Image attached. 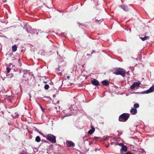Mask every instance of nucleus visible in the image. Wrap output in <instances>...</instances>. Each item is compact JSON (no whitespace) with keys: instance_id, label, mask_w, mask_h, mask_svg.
Segmentation results:
<instances>
[{"instance_id":"obj_1","label":"nucleus","mask_w":154,"mask_h":154,"mask_svg":"<svg viewBox=\"0 0 154 154\" xmlns=\"http://www.w3.org/2000/svg\"><path fill=\"white\" fill-rule=\"evenodd\" d=\"M129 117V114L124 113L119 116V120L120 122H125L127 121Z\"/></svg>"},{"instance_id":"obj_2","label":"nucleus","mask_w":154,"mask_h":154,"mask_svg":"<svg viewBox=\"0 0 154 154\" xmlns=\"http://www.w3.org/2000/svg\"><path fill=\"white\" fill-rule=\"evenodd\" d=\"M113 73L116 75H120L124 77L125 76L126 71L124 69L119 68L116 69L113 72Z\"/></svg>"},{"instance_id":"obj_3","label":"nucleus","mask_w":154,"mask_h":154,"mask_svg":"<svg viewBox=\"0 0 154 154\" xmlns=\"http://www.w3.org/2000/svg\"><path fill=\"white\" fill-rule=\"evenodd\" d=\"M45 137L46 139L53 143H56V137L53 135L51 134H48L46 137L44 136Z\"/></svg>"},{"instance_id":"obj_4","label":"nucleus","mask_w":154,"mask_h":154,"mask_svg":"<svg viewBox=\"0 0 154 154\" xmlns=\"http://www.w3.org/2000/svg\"><path fill=\"white\" fill-rule=\"evenodd\" d=\"M154 91V85L151 86L148 90L144 91V93L148 94Z\"/></svg>"},{"instance_id":"obj_5","label":"nucleus","mask_w":154,"mask_h":154,"mask_svg":"<svg viewBox=\"0 0 154 154\" xmlns=\"http://www.w3.org/2000/svg\"><path fill=\"white\" fill-rule=\"evenodd\" d=\"M140 84V82H135L131 86L130 88L131 89H134L135 87L139 86Z\"/></svg>"},{"instance_id":"obj_6","label":"nucleus","mask_w":154,"mask_h":154,"mask_svg":"<svg viewBox=\"0 0 154 154\" xmlns=\"http://www.w3.org/2000/svg\"><path fill=\"white\" fill-rule=\"evenodd\" d=\"M66 145L68 147H70L71 146H74L75 144L71 141H68L66 142Z\"/></svg>"},{"instance_id":"obj_7","label":"nucleus","mask_w":154,"mask_h":154,"mask_svg":"<svg viewBox=\"0 0 154 154\" xmlns=\"http://www.w3.org/2000/svg\"><path fill=\"white\" fill-rule=\"evenodd\" d=\"M91 83L94 85L97 86L99 85L98 81L96 79H94L93 80L91 81Z\"/></svg>"},{"instance_id":"obj_8","label":"nucleus","mask_w":154,"mask_h":154,"mask_svg":"<svg viewBox=\"0 0 154 154\" xmlns=\"http://www.w3.org/2000/svg\"><path fill=\"white\" fill-rule=\"evenodd\" d=\"M14 60L15 61V62L16 63V64L18 66H22V64L20 62V58L15 59Z\"/></svg>"},{"instance_id":"obj_9","label":"nucleus","mask_w":154,"mask_h":154,"mask_svg":"<svg viewBox=\"0 0 154 154\" xmlns=\"http://www.w3.org/2000/svg\"><path fill=\"white\" fill-rule=\"evenodd\" d=\"M130 112L132 115H135L137 113V110L136 109L132 108L130 110Z\"/></svg>"},{"instance_id":"obj_10","label":"nucleus","mask_w":154,"mask_h":154,"mask_svg":"<svg viewBox=\"0 0 154 154\" xmlns=\"http://www.w3.org/2000/svg\"><path fill=\"white\" fill-rule=\"evenodd\" d=\"M101 83L103 85L106 86H108L109 84V82L106 80L102 81Z\"/></svg>"},{"instance_id":"obj_11","label":"nucleus","mask_w":154,"mask_h":154,"mask_svg":"<svg viewBox=\"0 0 154 154\" xmlns=\"http://www.w3.org/2000/svg\"><path fill=\"white\" fill-rule=\"evenodd\" d=\"M91 128L92 129L90 130L88 132V134H92L95 131V128L92 126H91Z\"/></svg>"},{"instance_id":"obj_12","label":"nucleus","mask_w":154,"mask_h":154,"mask_svg":"<svg viewBox=\"0 0 154 154\" xmlns=\"http://www.w3.org/2000/svg\"><path fill=\"white\" fill-rule=\"evenodd\" d=\"M120 7L125 11H127L128 10V8L125 5H122Z\"/></svg>"},{"instance_id":"obj_13","label":"nucleus","mask_w":154,"mask_h":154,"mask_svg":"<svg viewBox=\"0 0 154 154\" xmlns=\"http://www.w3.org/2000/svg\"><path fill=\"white\" fill-rule=\"evenodd\" d=\"M127 150V148L126 146L123 145L122 148L121 149V152H126Z\"/></svg>"},{"instance_id":"obj_14","label":"nucleus","mask_w":154,"mask_h":154,"mask_svg":"<svg viewBox=\"0 0 154 154\" xmlns=\"http://www.w3.org/2000/svg\"><path fill=\"white\" fill-rule=\"evenodd\" d=\"M140 38L143 41H144L146 39H148L149 38V37L148 36H145L144 37H140Z\"/></svg>"},{"instance_id":"obj_15","label":"nucleus","mask_w":154,"mask_h":154,"mask_svg":"<svg viewBox=\"0 0 154 154\" xmlns=\"http://www.w3.org/2000/svg\"><path fill=\"white\" fill-rule=\"evenodd\" d=\"M17 47L16 45H14L12 46V51L13 52H15L17 50Z\"/></svg>"},{"instance_id":"obj_16","label":"nucleus","mask_w":154,"mask_h":154,"mask_svg":"<svg viewBox=\"0 0 154 154\" xmlns=\"http://www.w3.org/2000/svg\"><path fill=\"white\" fill-rule=\"evenodd\" d=\"M41 138L39 136H37L35 138V141L37 142H39Z\"/></svg>"},{"instance_id":"obj_17","label":"nucleus","mask_w":154,"mask_h":154,"mask_svg":"<svg viewBox=\"0 0 154 154\" xmlns=\"http://www.w3.org/2000/svg\"><path fill=\"white\" fill-rule=\"evenodd\" d=\"M139 104L138 103H135L134 105V109H136L139 108Z\"/></svg>"},{"instance_id":"obj_18","label":"nucleus","mask_w":154,"mask_h":154,"mask_svg":"<svg viewBox=\"0 0 154 154\" xmlns=\"http://www.w3.org/2000/svg\"><path fill=\"white\" fill-rule=\"evenodd\" d=\"M6 69L7 71V73H9L11 70V68L8 66L6 68Z\"/></svg>"},{"instance_id":"obj_19","label":"nucleus","mask_w":154,"mask_h":154,"mask_svg":"<svg viewBox=\"0 0 154 154\" xmlns=\"http://www.w3.org/2000/svg\"><path fill=\"white\" fill-rule=\"evenodd\" d=\"M44 88L45 89H48L49 88V86L48 84H46L45 85Z\"/></svg>"},{"instance_id":"obj_20","label":"nucleus","mask_w":154,"mask_h":154,"mask_svg":"<svg viewBox=\"0 0 154 154\" xmlns=\"http://www.w3.org/2000/svg\"><path fill=\"white\" fill-rule=\"evenodd\" d=\"M102 20L100 19L99 20H98L97 19H96L95 20V22L96 23H97L98 22L100 21V23H101L103 21Z\"/></svg>"},{"instance_id":"obj_21","label":"nucleus","mask_w":154,"mask_h":154,"mask_svg":"<svg viewBox=\"0 0 154 154\" xmlns=\"http://www.w3.org/2000/svg\"><path fill=\"white\" fill-rule=\"evenodd\" d=\"M40 108H41L42 111H44V109L43 108L42 106H40Z\"/></svg>"},{"instance_id":"obj_22","label":"nucleus","mask_w":154,"mask_h":154,"mask_svg":"<svg viewBox=\"0 0 154 154\" xmlns=\"http://www.w3.org/2000/svg\"><path fill=\"white\" fill-rule=\"evenodd\" d=\"M119 146H122L123 145H123V144L122 143H119Z\"/></svg>"},{"instance_id":"obj_23","label":"nucleus","mask_w":154,"mask_h":154,"mask_svg":"<svg viewBox=\"0 0 154 154\" xmlns=\"http://www.w3.org/2000/svg\"><path fill=\"white\" fill-rule=\"evenodd\" d=\"M19 116V115L18 114H17V115H16L15 116V118H17Z\"/></svg>"},{"instance_id":"obj_24","label":"nucleus","mask_w":154,"mask_h":154,"mask_svg":"<svg viewBox=\"0 0 154 154\" xmlns=\"http://www.w3.org/2000/svg\"><path fill=\"white\" fill-rule=\"evenodd\" d=\"M67 79H70V76H67Z\"/></svg>"},{"instance_id":"obj_25","label":"nucleus","mask_w":154,"mask_h":154,"mask_svg":"<svg viewBox=\"0 0 154 154\" xmlns=\"http://www.w3.org/2000/svg\"><path fill=\"white\" fill-rule=\"evenodd\" d=\"M29 96L30 98L31 97V96L30 94H29Z\"/></svg>"},{"instance_id":"obj_26","label":"nucleus","mask_w":154,"mask_h":154,"mask_svg":"<svg viewBox=\"0 0 154 154\" xmlns=\"http://www.w3.org/2000/svg\"><path fill=\"white\" fill-rule=\"evenodd\" d=\"M6 0H3V2H6Z\"/></svg>"},{"instance_id":"obj_27","label":"nucleus","mask_w":154,"mask_h":154,"mask_svg":"<svg viewBox=\"0 0 154 154\" xmlns=\"http://www.w3.org/2000/svg\"><path fill=\"white\" fill-rule=\"evenodd\" d=\"M20 154H25V153L23 152H22L20 153Z\"/></svg>"},{"instance_id":"obj_28","label":"nucleus","mask_w":154,"mask_h":154,"mask_svg":"<svg viewBox=\"0 0 154 154\" xmlns=\"http://www.w3.org/2000/svg\"><path fill=\"white\" fill-rule=\"evenodd\" d=\"M147 35V33H144V35H143V36L145 35Z\"/></svg>"},{"instance_id":"obj_29","label":"nucleus","mask_w":154,"mask_h":154,"mask_svg":"<svg viewBox=\"0 0 154 154\" xmlns=\"http://www.w3.org/2000/svg\"><path fill=\"white\" fill-rule=\"evenodd\" d=\"M43 82L45 84H46L47 83V82L46 81H44Z\"/></svg>"},{"instance_id":"obj_30","label":"nucleus","mask_w":154,"mask_h":154,"mask_svg":"<svg viewBox=\"0 0 154 154\" xmlns=\"http://www.w3.org/2000/svg\"><path fill=\"white\" fill-rule=\"evenodd\" d=\"M108 147H109V145H106V148H108Z\"/></svg>"},{"instance_id":"obj_31","label":"nucleus","mask_w":154,"mask_h":154,"mask_svg":"<svg viewBox=\"0 0 154 154\" xmlns=\"http://www.w3.org/2000/svg\"><path fill=\"white\" fill-rule=\"evenodd\" d=\"M11 65H12V63H11L9 64V66H11Z\"/></svg>"},{"instance_id":"obj_32","label":"nucleus","mask_w":154,"mask_h":154,"mask_svg":"<svg viewBox=\"0 0 154 154\" xmlns=\"http://www.w3.org/2000/svg\"><path fill=\"white\" fill-rule=\"evenodd\" d=\"M53 96L54 97H55V94H54L53 95Z\"/></svg>"},{"instance_id":"obj_33","label":"nucleus","mask_w":154,"mask_h":154,"mask_svg":"<svg viewBox=\"0 0 154 154\" xmlns=\"http://www.w3.org/2000/svg\"><path fill=\"white\" fill-rule=\"evenodd\" d=\"M57 103H59V101H58L57 102Z\"/></svg>"},{"instance_id":"obj_34","label":"nucleus","mask_w":154,"mask_h":154,"mask_svg":"<svg viewBox=\"0 0 154 154\" xmlns=\"http://www.w3.org/2000/svg\"><path fill=\"white\" fill-rule=\"evenodd\" d=\"M41 134H42V135H43V134H42V133Z\"/></svg>"},{"instance_id":"obj_35","label":"nucleus","mask_w":154,"mask_h":154,"mask_svg":"<svg viewBox=\"0 0 154 154\" xmlns=\"http://www.w3.org/2000/svg\"><path fill=\"white\" fill-rule=\"evenodd\" d=\"M117 132H119V131H117Z\"/></svg>"},{"instance_id":"obj_36","label":"nucleus","mask_w":154,"mask_h":154,"mask_svg":"<svg viewBox=\"0 0 154 154\" xmlns=\"http://www.w3.org/2000/svg\"><path fill=\"white\" fill-rule=\"evenodd\" d=\"M106 138H105V140H106Z\"/></svg>"}]
</instances>
